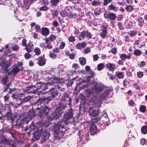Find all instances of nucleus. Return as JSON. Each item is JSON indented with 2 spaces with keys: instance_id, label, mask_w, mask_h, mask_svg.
I'll return each instance as SVG.
<instances>
[{
  "instance_id": "52",
  "label": "nucleus",
  "mask_w": 147,
  "mask_h": 147,
  "mask_svg": "<svg viewBox=\"0 0 147 147\" xmlns=\"http://www.w3.org/2000/svg\"><path fill=\"white\" fill-rule=\"evenodd\" d=\"M68 97V94L66 93H65L63 95V96L62 97V99L63 100H65Z\"/></svg>"
},
{
  "instance_id": "25",
  "label": "nucleus",
  "mask_w": 147,
  "mask_h": 147,
  "mask_svg": "<svg viewBox=\"0 0 147 147\" xmlns=\"http://www.w3.org/2000/svg\"><path fill=\"white\" fill-rule=\"evenodd\" d=\"M85 36L84 31H83L81 32V34L78 37V38L80 40H83L84 39Z\"/></svg>"
},
{
  "instance_id": "56",
  "label": "nucleus",
  "mask_w": 147,
  "mask_h": 147,
  "mask_svg": "<svg viewBox=\"0 0 147 147\" xmlns=\"http://www.w3.org/2000/svg\"><path fill=\"white\" fill-rule=\"evenodd\" d=\"M146 63L144 61H142L140 63V67H142L146 65Z\"/></svg>"
},
{
  "instance_id": "15",
  "label": "nucleus",
  "mask_w": 147,
  "mask_h": 147,
  "mask_svg": "<svg viewBox=\"0 0 147 147\" xmlns=\"http://www.w3.org/2000/svg\"><path fill=\"white\" fill-rule=\"evenodd\" d=\"M86 45V43L85 42H83L81 43H78L76 46L77 49H81L84 48Z\"/></svg>"
},
{
  "instance_id": "63",
  "label": "nucleus",
  "mask_w": 147,
  "mask_h": 147,
  "mask_svg": "<svg viewBox=\"0 0 147 147\" xmlns=\"http://www.w3.org/2000/svg\"><path fill=\"white\" fill-rule=\"evenodd\" d=\"M29 74H30V76H29L30 77V80H31V79H33V78L34 77V74L33 72H32V71H30Z\"/></svg>"
},
{
  "instance_id": "23",
  "label": "nucleus",
  "mask_w": 147,
  "mask_h": 147,
  "mask_svg": "<svg viewBox=\"0 0 147 147\" xmlns=\"http://www.w3.org/2000/svg\"><path fill=\"white\" fill-rule=\"evenodd\" d=\"M45 63V60L44 58H41L38 61V64L40 66H43Z\"/></svg>"
},
{
  "instance_id": "22",
  "label": "nucleus",
  "mask_w": 147,
  "mask_h": 147,
  "mask_svg": "<svg viewBox=\"0 0 147 147\" xmlns=\"http://www.w3.org/2000/svg\"><path fill=\"white\" fill-rule=\"evenodd\" d=\"M4 101L7 105H8L9 104H12V102H10L8 101L9 99V96L8 94L6 95L4 97Z\"/></svg>"
},
{
  "instance_id": "62",
  "label": "nucleus",
  "mask_w": 147,
  "mask_h": 147,
  "mask_svg": "<svg viewBox=\"0 0 147 147\" xmlns=\"http://www.w3.org/2000/svg\"><path fill=\"white\" fill-rule=\"evenodd\" d=\"M140 143L142 145H144L146 143V140L144 139H142L140 140Z\"/></svg>"
},
{
  "instance_id": "14",
  "label": "nucleus",
  "mask_w": 147,
  "mask_h": 147,
  "mask_svg": "<svg viewBox=\"0 0 147 147\" xmlns=\"http://www.w3.org/2000/svg\"><path fill=\"white\" fill-rule=\"evenodd\" d=\"M106 67L108 68L110 71H113L116 68L115 65L114 64L108 63L106 65Z\"/></svg>"
},
{
  "instance_id": "29",
  "label": "nucleus",
  "mask_w": 147,
  "mask_h": 147,
  "mask_svg": "<svg viewBox=\"0 0 147 147\" xmlns=\"http://www.w3.org/2000/svg\"><path fill=\"white\" fill-rule=\"evenodd\" d=\"M116 74L117 77L119 79L122 78L124 77L123 74L122 72H117L116 73Z\"/></svg>"
},
{
  "instance_id": "60",
  "label": "nucleus",
  "mask_w": 147,
  "mask_h": 147,
  "mask_svg": "<svg viewBox=\"0 0 147 147\" xmlns=\"http://www.w3.org/2000/svg\"><path fill=\"white\" fill-rule=\"evenodd\" d=\"M5 62V61L4 60H1L0 61V66H1L4 67Z\"/></svg>"
},
{
  "instance_id": "28",
  "label": "nucleus",
  "mask_w": 147,
  "mask_h": 147,
  "mask_svg": "<svg viewBox=\"0 0 147 147\" xmlns=\"http://www.w3.org/2000/svg\"><path fill=\"white\" fill-rule=\"evenodd\" d=\"M33 44L32 43L28 44V52H31L34 49Z\"/></svg>"
},
{
  "instance_id": "19",
  "label": "nucleus",
  "mask_w": 147,
  "mask_h": 147,
  "mask_svg": "<svg viewBox=\"0 0 147 147\" xmlns=\"http://www.w3.org/2000/svg\"><path fill=\"white\" fill-rule=\"evenodd\" d=\"M79 61L80 64L82 65H84L86 63V59L84 57H80Z\"/></svg>"
},
{
  "instance_id": "36",
  "label": "nucleus",
  "mask_w": 147,
  "mask_h": 147,
  "mask_svg": "<svg viewBox=\"0 0 147 147\" xmlns=\"http://www.w3.org/2000/svg\"><path fill=\"white\" fill-rule=\"evenodd\" d=\"M140 111L142 113L144 112L146 110V107L145 106L143 105L141 106L140 107Z\"/></svg>"
},
{
  "instance_id": "7",
  "label": "nucleus",
  "mask_w": 147,
  "mask_h": 147,
  "mask_svg": "<svg viewBox=\"0 0 147 147\" xmlns=\"http://www.w3.org/2000/svg\"><path fill=\"white\" fill-rule=\"evenodd\" d=\"M36 126H35L34 125H32L30 126L29 129L31 128V130L34 131V136L36 139H38L40 137V135L38 134L37 136V134L38 132V129H36Z\"/></svg>"
},
{
  "instance_id": "10",
  "label": "nucleus",
  "mask_w": 147,
  "mask_h": 147,
  "mask_svg": "<svg viewBox=\"0 0 147 147\" xmlns=\"http://www.w3.org/2000/svg\"><path fill=\"white\" fill-rule=\"evenodd\" d=\"M89 113L90 115L96 116L98 115L99 112L98 109L94 110L90 107L89 108Z\"/></svg>"
},
{
  "instance_id": "5",
  "label": "nucleus",
  "mask_w": 147,
  "mask_h": 147,
  "mask_svg": "<svg viewBox=\"0 0 147 147\" xmlns=\"http://www.w3.org/2000/svg\"><path fill=\"white\" fill-rule=\"evenodd\" d=\"M23 69L22 66V63H20L18 64L13 67L12 70H11V73H13L16 75L19 71Z\"/></svg>"
},
{
  "instance_id": "9",
  "label": "nucleus",
  "mask_w": 147,
  "mask_h": 147,
  "mask_svg": "<svg viewBox=\"0 0 147 147\" xmlns=\"http://www.w3.org/2000/svg\"><path fill=\"white\" fill-rule=\"evenodd\" d=\"M102 32L100 34V36L102 38H105L106 36L107 33V29L106 27L103 26L101 29Z\"/></svg>"
},
{
  "instance_id": "35",
  "label": "nucleus",
  "mask_w": 147,
  "mask_h": 147,
  "mask_svg": "<svg viewBox=\"0 0 147 147\" xmlns=\"http://www.w3.org/2000/svg\"><path fill=\"white\" fill-rule=\"evenodd\" d=\"M100 8H97L95 9L94 10V14L96 15H98L100 14Z\"/></svg>"
},
{
  "instance_id": "27",
  "label": "nucleus",
  "mask_w": 147,
  "mask_h": 147,
  "mask_svg": "<svg viewBox=\"0 0 147 147\" xmlns=\"http://www.w3.org/2000/svg\"><path fill=\"white\" fill-rule=\"evenodd\" d=\"M141 131L144 134L147 133V127L146 126H142L141 128Z\"/></svg>"
},
{
  "instance_id": "58",
  "label": "nucleus",
  "mask_w": 147,
  "mask_h": 147,
  "mask_svg": "<svg viewBox=\"0 0 147 147\" xmlns=\"http://www.w3.org/2000/svg\"><path fill=\"white\" fill-rule=\"evenodd\" d=\"M40 2H42L44 5H47L48 4V0H40Z\"/></svg>"
},
{
  "instance_id": "21",
  "label": "nucleus",
  "mask_w": 147,
  "mask_h": 147,
  "mask_svg": "<svg viewBox=\"0 0 147 147\" xmlns=\"http://www.w3.org/2000/svg\"><path fill=\"white\" fill-rule=\"evenodd\" d=\"M42 113H44L46 115H47L48 113V112L49 110V109L47 107H43L42 108Z\"/></svg>"
},
{
  "instance_id": "64",
  "label": "nucleus",
  "mask_w": 147,
  "mask_h": 147,
  "mask_svg": "<svg viewBox=\"0 0 147 147\" xmlns=\"http://www.w3.org/2000/svg\"><path fill=\"white\" fill-rule=\"evenodd\" d=\"M0 138L1 139V142H5L6 140V139L3 136L0 137Z\"/></svg>"
},
{
  "instance_id": "26",
  "label": "nucleus",
  "mask_w": 147,
  "mask_h": 147,
  "mask_svg": "<svg viewBox=\"0 0 147 147\" xmlns=\"http://www.w3.org/2000/svg\"><path fill=\"white\" fill-rule=\"evenodd\" d=\"M104 67V65L102 63H100L97 65V69L98 71H100L103 69Z\"/></svg>"
},
{
  "instance_id": "17",
  "label": "nucleus",
  "mask_w": 147,
  "mask_h": 147,
  "mask_svg": "<svg viewBox=\"0 0 147 147\" xmlns=\"http://www.w3.org/2000/svg\"><path fill=\"white\" fill-rule=\"evenodd\" d=\"M120 58L123 61H125L126 59H130L131 58V55L129 53L127 55L122 54L120 55Z\"/></svg>"
},
{
  "instance_id": "33",
  "label": "nucleus",
  "mask_w": 147,
  "mask_h": 147,
  "mask_svg": "<svg viewBox=\"0 0 147 147\" xmlns=\"http://www.w3.org/2000/svg\"><path fill=\"white\" fill-rule=\"evenodd\" d=\"M92 5L93 6H96L100 5V2L98 1H94L92 3Z\"/></svg>"
},
{
  "instance_id": "20",
  "label": "nucleus",
  "mask_w": 147,
  "mask_h": 147,
  "mask_svg": "<svg viewBox=\"0 0 147 147\" xmlns=\"http://www.w3.org/2000/svg\"><path fill=\"white\" fill-rule=\"evenodd\" d=\"M109 9L110 10H112L114 11H117L118 10L117 7L114 6L112 4H111L109 6Z\"/></svg>"
},
{
  "instance_id": "13",
  "label": "nucleus",
  "mask_w": 147,
  "mask_h": 147,
  "mask_svg": "<svg viewBox=\"0 0 147 147\" xmlns=\"http://www.w3.org/2000/svg\"><path fill=\"white\" fill-rule=\"evenodd\" d=\"M104 114L102 115V117L104 118V120H103L105 123H106L107 125H109L110 124V121L109 119V118L107 116V113H105L106 111H103Z\"/></svg>"
},
{
  "instance_id": "61",
  "label": "nucleus",
  "mask_w": 147,
  "mask_h": 147,
  "mask_svg": "<svg viewBox=\"0 0 147 147\" xmlns=\"http://www.w3.org/2000/svg\"><path fill=\"white\" fill-rule=\"evenodd\" d=\"M35 29L36 32H39L40 31V27L39 25H37L36 26Z\"/></svg>"
},
{
  "instance_id": "59",
  "label": "nucleus",
  "mask_w": 147,
  "mask_h": 147,
  "mask_svg": "<svg viewBox=\"0 0 147 147\" xmlns=\"http://www.w3.org/2000/svg\"><path fill=\"white\" fill-rule=\"evenodd\" d=\"M129 82L126 80H124L123 82V85L124 86H126L129 84Z\"/></svg>"
},
{
  "instance_id": "48",
  "label": "nucleus",
  "mask_w": 147,
  "mask_h": 147,
  "mask_svg": "<svg viewBox=\"0 0 147 147\" xmlns=\"http://www.w3.org/2000/svg\"><path fill=\"white\" fill-rule=\"evenodd\" d=\"M58 12L56 11H53L52 12V15L54 18L55 16H57L58 15Z\"/></svg>"
},
{
  "instance_id": "43",
  "label": "nucleus",
  "mask_w": 147,
  "mask_h": 147,
  "mask_svg": "<svg viewBox=\"0 0 147 147\" xmlns=\"http://www.w3.org/2000/svg\"><path fill=\"white\" fill-rule=\"evenodd\" d=\"M91 51L90 49V47H87L84 50V52L85 53H88L90 52Z\"/></svg>"
},
{
  "instance_id": "55",
  "label": "nucleus",
  "mask_w": 147,
  "mask_h": 147,
  "mask_svg": "<svg viewBox=\"0 0 147 147\" xmlns=\"http://www.w3.org/2000/svg\"><path fill=\"white\" fill-rule=\"evenodd\" d=\"M45 6L41 7L40 10L45 11L48 9V7L46 6V5H44Z\"/></svg>"
},
{
  "instance_id": "8",
  "label": "nucleus",
  "mask_w": 147,
  "mask_h": 147,
  "mask_svg": "<svg viewBox=\"0 0 147 147\" xmlns=\"http://www.w3.org/2000/svg\"><path fill=\"white\" fill-rule=\"evenodd\" d=\"M111 91V90L110 89H108L105 90L102 94H99L98 96L101 98L105 99L108 96L110 93Z\"/></svg>"
},
{
  "instance_id": "39",
  "label": "nucleus",
  "mask_w": 147,
  "mask_h": 147,
  "mask_svg": "<svg viewBox=\"0 0 147 147\" xmlns=\"http://www.w3.org/2000/svg\"><path fill=\"white\" fill-rule=\"evenodd\" d=\"M34 52L36 54L38 55H39L41 53L40 49L38 48H36L34 49Z\"/></svg>"
},
{
  "instance_id": "38",
  "label": "nucleus",
  "mask_w": 147,
  "mask_h": 147,
  "mask_svg": "<svg viewBox=\"0 0 147 147\" xmlns=\"http://www.w3.org/2000/svg\"><path fill=\"white\" fill-rule=\"evenodd\" d=\"M60 15L62 16L65 17L67 15V14L65 10H62L61 11Z\"/></svg>"
},
{
  "instance_id": "18",
  "label": "nucleus",
  "mask_w": 147,
  "mask_h": 147,
  "mask_svg": "<svg viewBox=\"0 0 147 147\" xmlns=\"http://www.w3.org/2000/svg\"><path fill=\"white\" fill-rule=\"evenodd\" d=\"M49 34V29L47 28H42L41 34L44 36H46Z\"/></svg>"
},
{
  "instance_id": "30",
  "label": "nucleus",
  "mask_w": 147,
  "mask_h": 147,
  "mask_svg": "<svg viewBox=\"0 0 147 147\" xmlns=\"http://www.w3.org/2000/svg\"><path fill=\"white\" fill-rule=\"evenodd\" d=\"M138 25L141 26L143 24L144 20L141 17H140L138 19Z\"/></svg>"
},
{
  "instance_id": "53",
  "label": "nucleus",
  "mask_w": 147,
  "mask_h": 147,
  "mask_svg": "<svg viewBox=\"0 0 147 147\" xmlns=\"http://www.w3.org/2000/svg\"><path fill=\"white\" fill-rule=\"evenodd\" d=\"M128 104L129 106H133L134 105V103L133 100H130L128 102Z\"/></svg>"
},
{
  "instance_id": "32",
  "label": "nucleus",
  "mask_w": 147,
  "mask_h": 147,
  "mask_svg": "<svg viewBox=\"0 0 147 147\" xmlns=\"http://www.w3.org/2000/svg\"><path fill=\"white\" fill-rule=\"evenodd\" d=\"M125 9L127 11L130 12L132 11L134 8L131 6L129 5L126 7Z\"/></svg>"
},
{
  "instance_id": "16",
  "label": "nucleus",
  "mask_w": 147,
  "mask_h": 147,
  "mask_svg": "<svg viewBox=\"0 0 147 147\" xmlns=\"http://www.w3.org/2000/svg\"><path fill=\"white\" fill-rule=\"evenodd\" d=\"M7 108L9 111L7 112L5 114V116L7 117V120H10L12 119V113L10 110L9 107L8 106Z\"/></svg>"
},
{
  "instance_id": "54",
  "label": "nucleus",
  "mask_w": 147,
  "mask_h": 147,
  "mask_svg": "<svg viewBox=\"0 0 147 147\" xmlns=\"http://www.w3.org/2000/svg\"><path fill=\"white\" fill-rule=\"evenodd\" d=\"M117 25L119 29L122 30L123 29V27L121 23L118 22L117 24Z\"/></svg>"
},
{
  "instance_id": "44",
  "label": "nucleus",
  "mask_w": 147,
  "mask_h": 147,
  "mask_svg": "<svg viewBox=\"0 0 147 147\" xmlns=\"http://www.w3.org/2000/svg\"><path fill=\"white\" fill-rule=\"evenodd\" d=\"M133 87L136 89H139L140 88L139 84L136 83H134L133 84Z\"/></svg>"
},
{
  "instance_id": "3",
  "label": "nucleus",
  "mask_w": 147,
  "mask_h": 147,
  "mask_svg": "<svg viewBox=\"0 0 147 147\" xmlns=\"http://www.w3.org/2000/svg\"><path fill=\"white\" fill-rule=\"evenodd\" d=\"M60 108H57L54 111V112L52 114L51 116L49 118H48L47 120L45 121H42L41 123H38L37 125H39L41 124L40 126L41 127L39 129V130H41L42 129V127H47L49 126L51 124V121L53 119H57L61 115L62 112L60 110Z\"/></svg>"
},
{
  "instance_id": "34",
  "label": "nucleus",
  "mask_w": 147,
  "mask_h": 147,
  "mask_svg": "<svg viewBox=\"0 0 147 147\" xmlns=\"http://www.w3.org/2000/svg\"><path fill=\"white\" fill-rule=\"evenodd\" d=\"M84 32L85 36H86L88 38H91V34L90 33L88 32L87 30L84 31Z\"/></svg>"
},
{
  "instance_id": "4",
  "label": "nucleus",
  "mask_w": 147,
  "mask_h": 147,
  "mask_svg": "<svg viewBox=\"0 0 147 147\" xmlns=\"http://www.w3.org/2000/svg\"><path fill=\"white\" fill-rule=\"evenodd\" d=\"M95 88H94V92L97 95L99 94V93L102 92L104 87L103 84L101 83H95Z\"/></svg>"
},
{
  "instance_id": "12",
  "label": "nucleus",
  "mask_w": 147,
  "mask_h": 147,
  "mask_svg": "<svg viewBox=\"0 0 147 147\" xmlns=\"http://www.w3.org/2000/svg\"><path fill=\"white\" fill-rule=\"evenodd\" d=\"M55 39L56 37L53 34L51 35L48 38H47L45 39L46 41V42L45 43L50 44L53 41L55 40Z\"/></svg>"
},
{
  "instance_id": "57",
  "label": "nucleus",
  "mask_w": 147,
  "mask_h": 147,
  "mask_svg": "<svg viewBox=\"0 0 147 147\" xmlns=\"http://www.w3.org/2000/svg\"><path fill=\"white\" fill-rule=\"evenodd\" d=\"M93 58L94 61H96L99 58V57L97 54H96L93 56Z\"/></svg>"
},
{
  "instance_id": "6",
  "label": "nucleus",
  "mask_w": 147,
  "mask_h": 147,
  "mask_svg": "<svg viewBox=\"0 0 147 147\" xmlns=\"http://www.w3.org/2000/svg\"><path fill=\"white\" fill-rule=\"evenodd\" d=\"M104 16L105 19H109L111 20H114L116 17L115 14L108 12H105L104 13Z\"/></svg>"
},
{
  "instance_id": "37",
  "label": "nucleus",
  "mask_w": 147,
  "mask_h": 147,
  "mask_svg": "<svg viewBox=\"0 0 147 147\" xmlns=\"http://www.w3.org/2000/svg\"><path fill=\"white\" fill-rule=\"evenodd\" d=\"M7 80V78L5 76L4 77H2V83L3 85H5Z\"/></svg>"
},
{
  "instance_id": "47",
  "label": "nucleus",
  "mask_w": 147,
  "mask_h": 147,
  "mask_svg": "<svg viewBox=\"0 0 147 147\" xmlns=\"http://www.w3.org/2000/svg\"><path fill=\"white\" fill-rule=\"evenodd\" d=\"M56 55L52 53H49V57H50L53 59H55L56 58Z\"/></svg>"
},
{
  "instance_id": "24",
  "label": "nucleus",
  "mask_w": 147,
  "mask_h": 147,
  "mask_svg": "<svg viewBox=\"0 0 147 147\" xmlns=\"http://www.w3.org/2000/svg\"><path fill=\"white\" fill-rule=\"evenodd\" d=\"M137 32L136 30H131L128 33V34L131 37L135 36Z\"/></svg>"
},
{
  "instance_id": "40",
  "label": "nucleus",
  "mask_w": 147,
  "mask_h": 147,
  "mask_svg": "<svg viewBox=\"0 0 147 147\" xmlns=\"http://www.w3.org/2000/svg\"><path fill=\"white\" fill-rule=\"evenodd\" d=\"M100 120V118H99L94 117L92 119V123H96L98 122Z\"/></svg>"
},
{
  "instance_id": "49",
  "label": "nucleus",
  "mask_w": 147,
  "mask_h": 147,
  "mask_svg": "<svg viewBox=\"0 0 147 147\" xmlns=\"http://www.w3.org/2000/svg\"><path fill=\"white\" fill-rule=\"evenodd\" d=\"M111 1L112 0H104L103 4L104 5H106L111 2Z\"/></svg>"
},
{
  "instance_id": "46",
  "label": "nucleus",
  "mask_w": 147,
  "mask_h": 147,
  "mask_svg": "<svg viewBox=\"0 0 147 147\" xmlns=\"http://www.w3.org/2000/svg\"><path fill=\"white\" fill-rule=\"evenodd\" d=\"M4 85V86L3 89V92H5L7 90V89L9 88V84H8L6 85Z\"/></svg>"
},
{
  "instance_id": "2",
  "label": "nucleus",
  "mask_w": 147,
  "mask_h": 147,
  "mask_svg": "<svg viewBox=\"0 0 147 147\" xmlns=\"http://www.w3.org/2000/svg\"><path fill=\"white\" fill-rule=\"evenodd\" d=\"M72 110L71 109L69 110L68 112L65 115L63 120L59 122L56 124L54 128V131L56 134H59L60 132H63L65 130L64 124H68L70 122L69 120L73 117ZM65 130H64V131Z\"/></svg>"
},
{
  "instance_id": "41",
  "label": "nucleus",
  "mask_w": 147,
  "mask_h": 147,
  "mask_svg": "<svg viewBox=\"0 0 147 147\" xmlns=\"http://www.w3.org/2000/svg\"><path fill=\"white\" fill-rule=\"evenodd\" d=\"M137 74L138 77L139 78H142L143 76V72L141 71H139L137 72Z\"/></svg>"
},
{
  "instance_id": "50",
  "label": "nucleus",
  "mask_w": 147,
  "mask_h": 147,
  "mask_svg": "<svg viewBox=\"0 0 147 147\" xmlns=\"http://www.w3.org/2000/svg\"><path fill=\"white\" fill-rule=\"evenodd\" d=\"M65 45V43L64 42H62L59 46V48L61 49H62L64 47Z\"/></svg>"
},
{
  "instance_id": "11",
  "label": "nucleus",
  "mask_w": 147,
  "mask_h": 147,
  "mask_svg": "<svg viewBox=\"0 0 147 147\" xmlns=\"http://www.w3.org/2000/svg\"><path fill=\"white\" fill-rule=\"evenodd\" d=\"M90 131L91 135L95 134L97 131V128L96 126L94 124L91 125L90 127Z\"/></svg>"
},
{
  "instance_id": "51",
  "label": "nucleus",
  "mask_w": 147,
  "mask_h": 147,
  "mask_svg": "<svg viewBox=\"0 0 147 147\" xmlns=\"http://www.w3.org/2000/svg\"><path fill=\"white\" fill-rule=\"evenodd\" d=\"M72 67L74 69L76 70L78 69L79 68V66L78 64H74L73 65Z\"/></svg>"
},
{
  "instance_id": "1",
  "label": "nucleus",
  "mask_w": 147,
  "mask_h": 147,
  "mask_svg": "<svg viewBox=\"0 0 147 147\" xmlns=\"http://www.w3.org/2000/svg\"><path fill=\"white\" fill-rule=\"evenodd\" d=\"M64 81L62 79H58L56 78H51L47 84H42L41 82L37 83L35 85L36 89L34 90L36 91L35 93L38 95H42L45 92H44L45 89L49 88L50 89L48 97L44 96V97L39 98L38 102L43 103L45 101L47 102L48 101L52 100L57 94V90L55 89L54 87L56 89H59L63 86Z\"/></svg>"
},
{
  "instance_id": "31",
  "label": "nucleus",
  "mask_w": 147,
  "mask_h": 147,
  "mask_svg": "<svg viewBox=\"0 0 147 147\" xmlns=\"http://www.w3.org/2000/svg\"><path fill=\"white\" fill-rule=\"evenodd\" d=\"M134 54L136 56H140L141 54V52L139 50H135L134 51Z\"/></svg>"
},
{
  "instance_id": "45",
  "label": "nucleus",
  "mask_w": 147,
  "mask_h": 147,
  "mask_svg": "<svg viewBox=\"0 0 147 147\" xmlns=\"http://www.w3.org/2000/svg\"><path fill=\"white\" fill-rule=\"evenodd\" d=\"M59 0H51V2L52 5H56L59 2Z\"/></svg>"
},
{
  "instance_id": "42",
  "label": "nucleus",
  "mask_w": 147,
  "mask_h": 147,
  "mask_svg": "<svg viewBox=\"0 0 147 147\" xmlns=\"http://www.w3.org/2000/svg\"><path fill=\"white\" fill-rule=\"evenodd\" d=\"M68 40L70 42H73L75 41V39L74 37L71 36L68 37Z\"/></svg>"
}]
</instances>
